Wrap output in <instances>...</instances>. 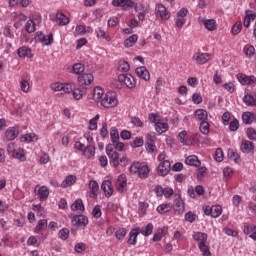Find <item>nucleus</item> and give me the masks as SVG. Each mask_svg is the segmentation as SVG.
I'll use <instances>...</instances> for the list:
<instances>
[{"mask_svg":"<svg viewBox=\"0 0 256 256\" xmlns=\"http://www.w3.org/2000/svg\"><path fill=\"white\" fill-rule=\"evenodd\" d=\"M52 91H63L64 93H71L73 91V84L54 82L51 84Z\"/></svg>","mask_w":256,"mask_h":256,"instance_id":"6e6552de","label":"nucleus"},{"mask_svg":"<svg viewBox=\"0 0 256 256\" xmlns=\"http://www.w3.org/2000/svg\"><path fill=\"white\" fill-rule=\"evenodd\" d=\"M243 103H245V105H247L248 107H255L256 106L255 96L251 94L244 95Z\"/></svg>","mask_w":256,"mask_h":256,"instance_id":"72a5a7b5","label":"nucleus"},{"mask_svg":"<svg viewBox=\"0 0 256 256\" xmlns=\"http://www.w3.org/2000/svg\"><path fill=\"white\" fill-rule=\"evenodd\" d=\"M155 193H173V189L171 188H163L161 185H157L154 188Z\"/></svg>","mask_w":256,"mask_h":256,"instance_id":"052dcab7","label":"nucleus"},{"mask_svg":"<svg viewBox=\"0 0 256 256\" xmlns=\"http://www.w3.org/2000/svg\"><path fill=\"white\" fill-rule=\"evenodd\" d=\"M241 29H243V24H241V22H236L231 29L232 35H239L241 33Z\"/></svg>","mask_w":256,"mask_h":256,"instance_id":"6e6d98bb","label":"nucleus"},{"mask_svg":"<svg viewBox=\"0 0 256 256\" xmlns=\"http://www.w3.org/2000/svg\"><path fill=\"white\" fill-rule=\"evenodd\" d=\"M230 131H237L239 129V120L237 118H234L230 124H229Z\"/></svg>","mask_w":256,"mask_h":256,"instance_id":"774afa93","label":"nucleus"},{"mask_svg":"<svg viewBox=\"0 0 256 256\" xmlns=\"http://www.w3.org/2000/svg\"><path fill=\"white\" fill-rule=\"evenodd\" d=\"M127 235V230L125 228H119L116 232H115V237L116 239H118L119 241H121V239H125V236Z\"/></svg>","mask_w":256,"mask_h":256,"instance_id":"4d7b16f0","label":"nucleus"},{"mask_svg":"<svg viewBox=\"0 0 256 256\" xmlns=\"http://www.w3.org/2000/svg\"><path fill=\"white\" fill-rule=\"evenodd\" d=\"M169 171H171V162L159 163L158 175H160V177H166V175H169Z\"/></svg>","mask_w":256,"mask_h":256,"instance_id":"4468645a","label":"nucleus"},{"mask_svg":"<svg viewBox=\"0 0 256 256\" xmlns=\"http://www.w3.org/2000/svg\"><path fill=\"white\" fill-rule=\"evenodd\" d=\"M118 81L124 83L128 89H135L137 87V81L131 74H120L118 76Z\"/></svg>","mask_w":256,"mask_h":256,"instance_id":"39448f33","label":"nucleus"},{"mask_svg":"<svg viewBox=\"0 0 256 256\" xmlns=\"http://www.w3.org/2000/svg\"><path fill=\"white\" fill-rule=\"evenodd\" d=\"M38 139L39 138L36 136L35 133H30L21 136L20 141L21 143H34V141H38Z\"/></svg>","mask_w":256,"mask_h":256,"instance_id":"c85d7f7f","label":"nucleus"},{"mask_svg":"<svg viewBox=\"0 0 256 256\" xmlns=\"http://www.w3.org/2000/svg\"><path fill=\"white\" fill-rule=\"evenodd\" d=\"M195 115H196V118L198 119V121H207L208 117H209V114L207 113V110L205 109H197L195 111Z\"/></svg>","mask_w":256,"mask_h":256,"instance_id":"473e14b6","label":"nucleus"},{"mask_svg":"<svg viewBox=\"0 0 256 256\" xmlns=\"http://www.w3.org/2000/svg\"><path fill=\"white\" fill-rule=\"evenodd\" d=\"M101 106L105 109H109L111 107H117V96L113 92H107L101 100Z\"/></svg>","mask_w":256,"mask_h":256,"instance_id":"f03ea898","label":"nucleus"},{"mask_svg":"<svg viewBox=\"0 0 256 256\" xmlns=\"http://www.w3.org/2000/svg\"><path fill=\"white\" fill-rule=\"evenodd\" d=\"M20 89L23 93H29L31 90V85L29 84V81L25 79V77L20 79Z\"/></svg>","mask_w":256,"mask_h":256,"instance_id":"4c0bfd02","label":"nucleus"},{"mask_svg":"<svg viewBox=\"0 0 256 256\" xmlns=\"http://www.w3.org/2000/svg\"><path fill=\"white\" fill-rule=\"evenodd\" d=\"M211 59H213L212 54L203 52H195L192 56V61H195L197 65H205V63H209Z\"/></svg>","mask_w":256,"mask_h":256,"instance_id":"423d86ee","label":"nucleus"},{"mask_svg":"<svg viewBox=\"0 0 256 256\" xmlns=\"http://www.w3.org/2000/svg\"><path fill=\"white\" fill-rule=\"evenodd\" d=\"M101 189L104 193H113V183L111 180H104L101 184Z\"/></svg>","mask_w":256,"mask_h":256,"instance_id":"f704fd0d","label":"nucleus"},{"mask_svg":"<svg viewBox=\"0 0 256 256\" xmlns=\"http://www.w3.org/2000/svg\"><path fill=\"white\" fill-rule=\"evenodd\" d=\"M92 215L95 219H99L101 215H103V212H101V206H95L92 210Z\"/></svg>","mask_w":256,"mask_h":256,"instance_id":"0e129e2a","label":"nucleus"},{"mask_svg":"<svg viewBox=\"0 0 256 256\" xmlns=\"http://www.w3.org/2000/svg\"><path fill=\"white\" fill-rule=\"evenodd\" d=\"M12 155H13L14 159H18V161H22V162L27 161L25 149L20 148V149L14 150Z\"/></svg>","mask_w":256,"mask_h":256,"instance_id":"bb28decb","label":"nucleus"},{"mask_svg":"<svg viewBox=\"0 0 256 256\" xmlns=\"http://www.w3.org/2000/svg\"><path fill=\"white\" fill-rule=\"evenodd\" d=\"M172 207L169 204H161L157 207L156 211L157 213H159L160 215H163L165 213H169V211H171Z\"/></svg>","mask_w":256,"mask_h":256,"instance_id":"49530a36","label":"nucleus"},{"mask_svg":"<svg viewBox=\"0 0 256 256\" xmlns=\"http://www.w3.org/2000/svg\"><path fill=\"white\" fill-rule=\"evenodd\" d=\"M214 159H215V161H217V163H221V161H223V159H224L223 149H221V148L216 149Z\"/></svg>","mask_w":256,"mask_h":256,"instance_id":"13d9d810","label":"nucleus"},{"mask_svg":"<svg viewBox=\"0 0 256 256\" xmlns=\"http://www.w3.org/2000/svg\"><path fill=\"white\" fill-rule=\"evenodd\" d=\"M25 28L27 33H35V21H33V19H29L26 22Z\"/></svg>","mask_w":256,"mask_h":256,"instance_id":"864d4df0","label":"nucleus"},{"mask_svg":"<svg viewBox=\"0 0 256 256\" xmlns=\"http://www.w3.org/2000/svg\"><path fill=\"white\" fill-rule=\"evenodd\" d=\"M77 177L75 175H68L61 183V187L63 189H67V187H71V185H74L76 183Z\"/></svg>","mask_w":256,"mask_h":256,"instance_id":"393cba45","label":"nucleus"},{"mask_svg":"<svg viewBox=\"0 0 256 256\" xmlns=\"http://www.w3.org/2000/svg\"><path fill=\"white\" fill-rule=\"evenodd\" d=\"M240 149L242 153H253V151H255V143L249 140H244L241 144Z\"/></svg>","mask_w":256,"mask_h":256,"instance_id":"6ab92c4d","label":"nucleus"},{"mask_svg":"<svg viewBox=\"0 0 256 256\" xmlns=\"http://www.w3.org/2000/svg\"><path fill=\"white\" fill-rule=\"evenodd\" d=\"M71 223L74 227H87L89 225V218L83 214L76 215L72 217Z\"/></svg>","mask_w":256,"mask_h":256,"instance_id":"9d476101","label":"nucleus"},{"mask_svg":"<svg viewBox=\"0 0 256 256\" xmlns=\"http://www.w3.org/2000/svg\"><path fill=\"white\" fill-rule=\"evenodd\" d=\"M140 228H133L129 233L128 245H137V237H139Z\"/></svg>","mask_w":256,"mask_h":256,"instance_id":"a211bd4d","label":"nucleus"},{"mask_svg":"<svg viewBox=\"0 0 256 256\" xmlns=\"http://www.w3.org/2000/svg\"><path fill=\"white\" fill-rule=\"evenodd\" d=\"M58 237L62 239V241H66V239H69V229L63 228L59 231Z\"/></svg>","mask_w":256,"mask_h":256,"instance_id":"bf43d9fd","label":"nucleus"},{"mask_svg":"<svg viewBox=\"0 0 256 256\" xmlns=\"http://www.w3.org/2000/svg\"><path fill=\"white\" fill-rule=\"evenodd\" d=\"M155 131H157V133H160V134L167 133V131H169V124L156 122L155 123Z\"/></svg>","mask_w":256,"mask_h":256,"instance_id":"e433bc0d","label":"nucleus"},{"mask_svg":"<svg viewBox=\"0 0 256 256\" xmlns=\"http://www.w3.org/2000/svg\"><path fill=\"white\" fill-rule=\"evenodd\" d=\"M17 55H18V57H20V59H25V57L27 59H32L33 52L31 51V48H29L27 46H22L17 49Z\"/></svg>","mask_w":256,"mask_h":256,"instance_id":"ddd939ff","label":"nucleus"},{"mask_svg":"<svg viewBox=\"0 0 256 256\" xmlns=\"http://www.w3.org/2000/svg\"><path fill=\"white\" fill-rule=\"evenodd\" d=\"M255 19H256L255 11L246 10L245 11V17H244V22H243L244 27H246V29L251 27V21H255Z\"/></svg>","mask_w":256,"mask_h":256,"instance_id":"dca6fc26","label":"nucleus"},{"mask_svg":"<svg viewBox=\"0 0 256 256\" xmlns=\"http://www.w3.org/2000/svg\"><path fill=\"white\" fill-rule=\"evenodd\" d=\"M127 188V176L125 174H120L116 181V189L120 193H123Z\"/></svg>","mask_w":256,"mask_h":256,"instance_id":"f8f14e48","label":"nucleus"},{"mask_svg":"<svg viewBox=\"0 0 256 256\" xmlns=\"http://www.w3.org/2000/svg\"><path fill=\"white\" fill-rule=\"evenodd\" d=\"M174 211L177 215L185 213V202H183L180 194H175L174 196Z\"/></svg>","mask_w":256,"mask_h":256,"instance_id":"1a4fd4ad","label":"nucleus"},{"mask_svg":"<svg viewBox=\"0 0 256 256\" xmlns=\"http://www.w3.org/2000/svg\"><path fill=\"white\" fill-rule=\"evenodd\" d=\"M19 135V131L15 127H10L6 130V138L8 141H15Z\"/></svg>","mask_w":256,"mask_h":256,"instance_id":"c756f323","label":"nucleus"},{"mask_svg":"<svg viewBox=\"0 0 256 256\" xmlns=\"http://www.w3.org/2000/svg\"><path fill=\"white\" fill-rule=\"evenodd\" d=\"M108 157L110 159V165L112 167H119V165L123 163V159L121 158V155L117 152H115L114 154H111Z\"/></svg>","mask_w":256,"mask_h":256,"instance_id":"5701e85b","label":"nucleus"},{"mask_svg":"<svg viewBox=\"0 0 256 256\" xmlns=\"http://www.w3.org/2000/svg\"><path fill=\"white\" fill-rule=\"evenodd\" d=\"M186 165L190 167H201V161L196 155H190L185 158Z\"/></svg>","mask_w":256,"mask_h":256,"instance_id":"412c9836","label":"nucleus"},{"mask_svg":"<svg viewBox=\"0 0 256 256\" xmlns=\"http://www.w3.org/2000/svg\"><path fill=\"white\" fill-rule=\"evenodd\" d=\"M141 235H144V237H149L153 233V224L148 223L145 228H140Z\"/></svg>","mask_w":256,"mask_h":256,"instance_id":"a18cd8bd","label":"nucleus"},{"mask_svg":"<svg viewBox=\"0 0 256 256\" xmlns=\"http://www.w3.org/2000/svg\"><path fill=\"white\" fill-rule=\"evenodd\" d=\"M136 75L140 77V79H144V81H149V79H151V74L145 66L136 68Z\"/></svg>","mask_w":256,"mask_h":256,"instance_id":"f3484780","label":"nucleus"},{"mask_svg":"<svg viewBox=\"0 0 256 256\" xmlns=\"http://www.w3.org/2000/svg\"><path fill=\"white\" fill-rule=\"evenodd\" d=\"M244 53L249 59L253 58L255 56V47L252 45H246L244 47Z\"/></svg>","mask_w":256,"mask_h":256,"instance_id":"de8ad7c7","label":"nucleus"},{"mask_svg":"<svg viewBox=\"0 0 256 256\" xmlns=\"http://www.w3.org/2000/svg\"><path fill=\"white\" fill-rule=\"evenodd\" d=\"M110 139H111L112 143H117V141H119V130L112 129L110 131Z\"/></svg>","mask_w":256,"mask_h":256,"instance_id":"680f3d73","label":"nucleus"},{"mask_svg":"<svg viewBox=\"0 0 256 256\" xmlns=\"http://www.w3.org/2000/svg\"><path fill=\"white\" fill-rule=\"evenodd\" d=\"M113 7H120L124 11H131V9H137V3L133 0H112Z\"/></svg>","mask_w":256,"mask_h":256,"instance_id":"7ed1b4c3","label":"nucleus"},{"mask_svg":"<svg viewBox=\"0 0 256 256\" xmlns=\"http://www.w3.org/2000/svg\"><path fill=\"white\" fill-rule=\"evenodd\" d=\"M199 131L202 135H208L211 131L209 122L207 120L200 122Z\"/></svg>","mask_w":256,"mask_h":256,"instance_id":"c9c22d12","label":"nucleus"},{"mask_svg":"<svg viewBox=\"0 0 256 256\" xmlns=\"http://www.w3.org/2000/svg\"><path fill=\"white\" fill-rule=\"evenodd\" d=\"M194 241H198V247L202 252L203 256H211V251H209V246H207V234L203 232H196L193 235Z\"/></svg>","mask_w":256,"mask_h":256,"instance_id":"f257e3e1","label":"nucleus"},{"mask_svg":"<svg viewBox=\"0 0 256 256\" xmlns=\"http://www.w3.org/2000/svg\"><path fill=\"white\" fill-rule=\"evenodd\" d=\"M236 79L242 85H255L256 83V77L254 75L248 76L246 74L239 73L236 75Z\"/></svg>","mask_w":256,"mask_h":256,"instance_id":"9b49d317","label":"nucleus"},{"mask_svg":"<svg viewBox=\"0 0 256 256\" xmlns=\"http://www.w3.org/2000/svg\"><path fill=\"white\" fill-rule=\"evenodd\" d=\"M223 88L228 91V93H235V84H233V82L223 84Z\"/></svg>","mask_w":256,"mask_h":256,"instance_id":"338daca9","label":"nucleus"},{"mask_svg":"<svg viewBox=\"0 0 256 256\" xmlns=\"http://www.w3.org/2000/svg\"><path fill=\"white\" fill-rule=\"evenodd\" d=\"M95 153H96L95 145L89 144L84 148L82 152V157L84 159H93V157H95Z\"/></svg>","mask_w":256,"mask_h":256,"instance_id":"2eb2a0df","label":"nucleus"},{"mask_svg":"<svg viewBox=\"0 0 256 256\" xmlns=\"http://www.w3.org/2000/svg\"><path fill=\"white\" fill-rule=\"evenodd\" d=\"M221 213H223V208L220 205L212 206V217H220Z\"/></svg>","mask_w":256,"mask_h":256,"instance_id":"5fc2aeb1","label":"nucleus"},{"mask_svg":"<svg viewBox=\"0 0 256 256\" xmlns=\"http://www.w3.org/2000/svg\"><path fill=\"white\" fill-rule=\"evenodd\" d=\"M138 39L139 37L137 36V34H133L132 36L124 40V47H133V45L137 43Z\"/></svg>","mask_w":256,"mask_h":256,"instance_id":"ea45409f","label":"nucleus"},{"mask_svg":"<svg viewBox=\"0 0 256 256\" xmlns=\"http://www.w3.org/2000/svg\"><path fill=\"white\" fill-rule=\"evenodd\" d=\"M77 81L82 89H89L91 83L95 81V77L91 73H84L78 76Z\"/></svg>","mask_w":256,"mask_h":256,"instance_id":"20e7f679","label":"nucleus"},{"mask_svg":"<svg viewBox=\"0 0 256 256\" xmlns=\"http://www.w3.org/2000/svg\"><path fill=\"white\" fill-rule=\"evenodd\" d=\"M131 69V66L129 65V62L125 60H120L118 62V71L121 73H127Z\"/></svg>","mask_w":256,"mask_h":256,"instance_id":"a19ab883","label":"nucleus"},{"mask_svg":"<svg viewBox=\"0 0 256 256\" xmlns=\"http://www.w3.org/2000/svg\"><path fill=\"white\" fill-rule=\"evenodd\" d=\"M138 175L140 179H147L149 177V166L147 165L140 166Z\"/></svg>","mask_w":256,"mask_h":256,"instance_id":"79ce46f5","label":"nucleus"},{"mask_svg":"<svg viewBox=\"0 0 256 256\" xmlns=\"http://www.w3.org/2000/svg\"><path fill=\"white\" fill-rule=\"evenodd\" d=\"M248 139L256 141V130L254 128H248L246 131Z\"/></svg>","mask_w":256,"mask_h":256,"instance_id":"69168bd1","label":"nucleus"},{"mask_svg":"<svg viewBox=\"0 0 256 256\" xmlns=\"http://www.w3.org/2000/svg\"><path fill=\"white\" fill-rule=\"evenodd\" d=\"M145 144V140L143 137H137L135 140H133L130 145L133 147V149H137L138 147H143Z\"/></svg>","mask_w":256,"mask_h":256,"instance_id":"09e8293b","label":"nucleus"},{"mask_svg":"<svg viewBox=\"0 0 256 256\" xmlns=\"http://www.w3.org/2000/svg\"><path fill=\"white\" fill-rule=\"evenodd\" d=\"M84 71H85V65H83L82 63H75L72 66L71 73H75V75H81V73H83Z\"/></svg>","mask_w":256,"mask_h":256,"instance_id":"37998d69","label":"nucleus"},{"mask_svg":"<svg viewBox=\"0 0 256 256\" xmlns=\"http://www.w3.org/2000/svg\"><path fill=\"white\" fill-rule=\"evenodd\" d=\"M201 141V134L195 133L186 138V145H195Z\"/></svg>","mask_w":256,"mask_h":256,"instance_id":"2f4dec72","label":"nucleus"},{"mask_svg":"<svg viewBox=\"0 0 256 256\" xmlns=\"http://www.w3.org/2000/svg\"><path fill=\"white\" fill-rule=\"evenodd\" d=\"M103 95H104L103 88L97 86L93 90L92 99L93 101H95V103H101L103 99Z\"/></svg>","mask_w":256,"mask_h":256,"instance_id":"b1692460","label":"nucleus"},{"mask_svg":"<svg viewBox=\"0 0 256 256\" xmlns=\"http://www.w3.org/2000/svg\"><path fill=\"white\" fill-rule=\"evenodd\" d=\"M40 43L49 46L53 43V34L44 35L42 32H37Z\"/></svg>","mask_w":256,"mask_h":256,"instance_id":"4be33fe9","label":"nucleus"},{"mask_svg":"<svg viewBox=\"0 0 256 256\" xmlns=\"http://www.w3.org/2000/svg\"><path fill=\"white\" fill-rule=\"evenodd\" d=\"M242 121L245 125H251L255 121V113L253 112H244L242 114Z\"/></svg>","mask_w":256,"mask_h":256,"instance_id":"cd10ccee","label":"nucleus"},{"mask_svg":"<svg viewBox=\"0 0 256 256\" xmlns=\"http://www.w3.org/2000/svg\"><path fill=\"white\" fill-rule=\"evenodd\" d=\"M71 93H72L73 99H75L76 101H81V99H83V90H81V88L73 89V86H72Z\"/></svg>","mask_w":256,"mask_h":256,"instance_id":"c03bdc74","label":"nucleus"},{"mask_svg":"<svg viewBox=\"0 0 256 256\" xmlns=\"http://www.w3.org/2000/svg\"><path fill=\"white\" fill-rule=\"evenodd\" d=\"M56 23L60 25V27H65V25H69V18L63 13H57Z\"/></svg>","mask_w":256,"mask_h":256,"instance_id":"a878e982","label":"nucleus"},{"mask_svg":"<svg viewBox=\"0 0 256 256\" xmlns=\"http://www.w3.org/2000/svg\"><path fill=\"white\" fill-rule=\"evenodd\" d=\"M99 114H96L94 118L89 121L90 131H97V121H99Z\"/></svg>","mask_w":256,"mask_h":256,"instance_id":"8fccbe9b","label":"nucleus"},{"mask_svg":"<svg viewBox=\"0 0 256 256\" xmlns=\"http://www.w3.org/2000/svg\"><path fill=\"white\" fill-rule=\"evenodd\" d=\"M199 22L203 23L204 27L208 30V31H215V29H217V21H215V19H202L199 18Z\"/></svg>","mask_w":256,"mask_h":256,"instance_id":"aec40b11","label":"nucleus"},{"mask_svg":"<svg viewBox=\"0 0 256 256\" xmlns=\"http://www.w3.org/2000/svg\"><path fill=\"white\" fill-rule=\"evenodd\" d=\"M155 15L157 19L161 21H167L171 18V13L167 11V8L163 4H157L155 7Z\"/></svg>","mask_w":256,"mask_h":256,"instance_id":"0eeeda50","label":"nucleus"},{"mask_svg":"<svg viewBox=\"0 0 256 256\" xmlns=\"http://www.w3.org/2000/svg\"><path fill=\"white\" fill-rule=\"evenodd\" d=\"M40 244L39 239L35 236H30L27 240V245H32L33 247H39Z\"/></svg>","mask_w":256,"mask_h":256,"instance_id":"e2e57ef3","label":"nucleus"},{"mask_svg":"<svg viewBox=\"0 0 256 256\" xmlns=\"http://www.w3.org/2000/svg\"><path fill=\"white\" fill-rule=\"evenodd\" d=\"M45 229H47V220L42 219L38 222L34 231H35V233H39V231H43Z\"/></svg>","mask_w":256,"mask_h":256,"instance_id":"603ef678","label":"nucleus"},{"mask_svg":"<svg viewBox=\"0 0 256 256\" xmlns=\"http://www.w3.org/2000/svg\"><path fill=\"white\" fill-rule=\"evenodd\" d=\"M71 211H85V205H83V200L77 199L72 205H71Z\"/></svg>","mask_w":256,"mask_h":256,"instance_id":"58836bf2","label":"nucleus"},{"mask_svg":"<svg viewBox=\"0 0 256 256\" xmlns=\"http://www.w3.org/2000/svg\"><path fill=\"white\" fill-rule=\"evenodd\" d=\"M163 233H165V229L159 228L153 235V241L159 242L163 239Z\"/></svg>","mask_w":256,"mask_h":256,"instance_id":"3c124183","label":"nucleus"},{"mask_svg":"<svg viewBox=\"0 0 256 256\" xmlns=\"http://www.w3.org/2000/svg\"><path fill=\"white\" fill-rule=\"evenodd\" d=\"M97 39H104V41H107L108 43L111 41V36L105 32V30H102L101 27L95 30Z\"/></svg>","mask_w":256,"mask_h":256,"instance_id":"7c9ffc66","label":"nucleus"}]
</instances>
